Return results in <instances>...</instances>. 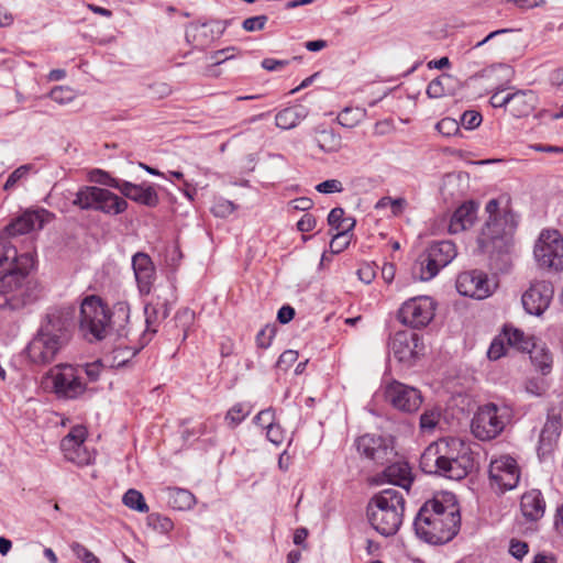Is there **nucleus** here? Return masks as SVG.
Wrapping results in <instances>:
<instances>
[{"instance_id": "obj_41", "label": "nucleus", "mask_w": 563, "mask_h": 563, "mask_svg": "<svg viewBox=\"0 0 563 563\" xmlns=\"http://www.w3.org/2000/svg\"><path fill=\"white\" fill-rule=\"evenodd\" d=\"M441 412L432 408L426 410L420 417V429L422 432H432L440 422Z\"/></svg>"}, {"instance_id": "obj_35", "label": "nucleus", "mask_w": 563, "mask_h": 563, "mask_svg": "<svg viewBox=\"0 0 563 563\" xmlns=\"http://www.w3.org/2000/svg\"><path fill=\"white\" fill-rule=\"evenodd\" d=\"M316 141L320 150L325 153H335L342 147V139L333 130L318 132Z\"/></svg>"}, {"instance_id": "obj_9", "label": "nucleus", "mask_w": 563, "mask_h": 563, "mask_svg": "<svg viewBox=\"0 0 563 563\" xmlns=\"http://www.w3.org/2000/svg\"><path fill=\"white\" fill-rule=\"evenodd\" d=\"M508 420V410L495 404L478 408L472 419V433L482 441L495 439L503 432Z\"/></svg>"}, {"instance_id": "obj_26", "label": "nucleus", "mask_w": 563, "mask_h": 563, "mask_svg": "<svg viewBox=\"0 0 563 563\" xmlns=\"http://www.w3.org/2000/svg\"><path fill=\"white\" fill-rule=\"evenodd\" d=\"M121 194L126 198L147 207H155L158 203V195L153 186L134 185L122 181Z\"/></svg>"}, {"instance_id": "obj_21", "label": "nucleus", "mask_w": 563, "mask_h": 563, "mask_svg": "<svg viewBox=\"0 0 563 563\" xmlns=\"http://www.w3.org/2000/svg\"><path fill=\"white\" fill-rule=\"evenodd\" d=\"M52 218L53 214L45 209L27 210L8 224L5 230L9 235L26 234L33 230L42 229Z\"/></svg>"}, {"instance_id": "obj_48", "label": "nucleus", "mask_w": 563, "mask_h": 563, "mask_svg": "<svg viewBox=\"0 0 563 563\" xmlns=\"http://www.w3.org/2000/svg\"><path fill=\"white\" fill-rule=\"evenodd\" d=\"M73 553L79 559L82 563H100V560L85 545L79 542H74L70 545Z\"/></svg>"}, {"instance_id": "obj_58", "label": "nucleus", "mask_w": 563, "mask_h": 563, "mask_svg": "<svg viewBox=\"0 0 563 563\" xmlns=\"http://www.w3.org/2000/svg\"><path fill=\"white\" fill-rule=\"evenodd\" d=\"M357 276L361 282L371 284L376 277L375 266L369 263L362 264L357 269Z\"/></svg>"}, {"instance_id": "obj_57", "label": "nucleus", "mask_w": 563, "mask_h": 563, "mask_svg": "<svg viewBox=\"0 0 563 563\" xmlns=\"http://www.w3.org/2000/svg\"><path fill=\"white\" fill-rule=\"evenodd\" d=\"M212 212L217 217H228L234 212L235 206L229 200H220L212 207Z\"/></svg>"}, {"instance_id": "obj_51", "label": "nucleus", "mask_w": 563, "mask_h": 563, "mask_svg": "<svg viewBox=\"0 0 563 563\" xmlns=\"http://www.w3.org/2000/svg\"><path fill=\"white\" fill-rule=\"evenodd\" d=\"M361 120V113L354 112L352 109H344L338 115V122L345 128L355 126Z\"/></svg>"}, {"instance_id": "obj_36", "label": "nucleus", "mask_w": 563, "mask_h": 563, "mask_svg": "<svg viewBox=\"0 0 563 563\" xmlns=\"http://www.w3.org/2000/svg\"><path fill=\"white\" fill-rule=\"evenodd\" d=\"M441 268L443 267L438 266V263L427 252L419 256L416 264V269L419 271L418 277L423 282L432 279Z\"/></svg>"}, {"instance_id": "obj_22", "label": "nucleus", "mask_w": 563, "mask_h": 563, "mask_svg": "<svg viewBox=\"0 0 563 563\" xmlns=\"http://www.w3.org/2000/svg\"><path fill=\"white\" fill-rule=\"evenodd\" d=\"M342 208H334L328 216V222L339 232L334 235L330 243L333 253L342 252L349 245L347 232L353 229L355 222L352 219H345Z\"/></svg>"}, {"instance_id": "obj_23", "label": "nucleus", "mask_w": 563, "mask_h": 563, "mask_svg": "<svg viewBox=\"0 0 563 563\" xmlns=\"http://www.w3.org/2000/svg\"><path fill=\"white\" fill-rule=\"evenodd\" d=\"M132 267L141 294L147 295L155 279V267L151 257L139 252L132 257Z\"/></svg>"}, {"instance_id": "obj_38", "label": "nucleus", "mask_w": 563, "mask_h": 563, "mask_svg": "<svg viewBox=\"0 0 563 563\" xmlns=\"http://www.w3.org/2000/svg\"><path fill=\"white\" fill-rule=\"evenodd\" d=\"M122 501L128 508H130L132 510H135L139 512H147L148 511V506L145 503L143 495L136 489H133V488L129 489L123 495Z\"/></svg>"}, {"instance_id": "obj_40", "label": "nucleus", "mask_w": 563, "mask_h": 563, "mask_svg": "<svg viewBox=\"0 0 563 563\" xmlns=\"http://www.w3.org/2000/svg\"><path fill=\"white\" fill-rule=\"evenodd\" d=\"M514 32V30L511 29H500V30H497V31H493L490 32L484 40L479 41L478 43H476L475 47H481L483 46L485 43L498 37L499 38V45L503 47V48H509L511 46H515L516 45V42L514 41H510L508 35L511 34Z\"/></svg>"}, {"instance_id": "obj_32", "label": "nucleus", "mask_w": 563, "mask_h": 563, "mask_svg": "<svg viewBox=\"0 0 563 563\" xmlns=\"http://www.w3.org/2000/svg\"><path fill=\"white\" fill-rule=\"evenodd\" d=\"M530 354V360L542 375H548L552 371L553 366V356L549 349L544 344L534 343L533 347L528 351Z\"/></svg>"}, {"instance_id": "obj_14", "label": "nucleus", "mask_w": 563, "mask_h": 563, "mask_svg": "<svg viewBox=\"0 0 563 563\" xmlns=\"http://www.w3.org/2000/svg\"><path fill=\"white\" fill-rule=\"evenodd\" d=\"M87 430L82 426H75L60 442L65 459L78 466H86L93 462L95 452L86 444Z\"/></svg>"}, {"instance_id": "obj_25", "label": "nucleus", "mask_w": 563, "mask_h": 563, "mask_svg": "<svg viewBox=\"0 0 563 563\" xmlns=\"http://www.w3.org/2000/svg\"><path fill=\"white\" fill-rule=\"evenodd\" d=\"M477 205L473 201L461 205L451 217L449 232L457 234L472 228L477 219Z\"/></svg>"}, {"instance_id": "obj_55", "label": "nucleus", "mask_w": 563, "mask_h": 563, "mask_svg": "<svg viewBox=\"0 0 563 563\" xmlns=\"http://www.w3.org/2000/svg\"><path fill=\"white\" fill-rule=\"evenodd\" d=\"M29 170V165H22L18 167L14 172H12L4 184V190L13 188L20 179L27 175Z\"/></svg>"}, {"instance_id": "obj_43", "label": "nucleus", "mask_w": 563, "mask_h": 563, "mask_svg": "<svg viewBox=\"0 0 563 563\" xmlns=\"http://www.w3.org/2000/svg\"><path fill=\"white\" fill-rule=\"evenodd\" d=\"M147 525L161 533H167L174 528L173 521L159 514H151L147 516Z\"/></svg>"}, {"instance_id": "obj_34", "label": "nucleus", "mask_w": 563, "mask_h": 563, "mask_svg": "<svg viewBox=\"0 0 563 563\" xmlns=\"http://www.w3.org/2000/svg\"><path fill=\"white\" fill-rule=\"evenodd\" d=\"M168 505L177 510H189L196 504V497L187 489L169 488Z\"/></svg>"}, {"instance_id": "obj_33", "label": "nucleus", "mask_w": 563, "mask_h": 563, "mask_svg": "<svg viewBox=\"0 0 563 563\" xmlns=\"http://www.w3.org/2000/svg\"><path fill=\"white\" fill-rule=\"evenodd\" d=\"M169 311L165 302L147 303L144 307L146 332H156L159 322L167 318Z\"/></svg>"}, {"instance_id": "obj_12", "label": "nucleus", "mask_w": 563, "mask_h": 563, "mask_svg": "<svg viewBox=\"0 0 563 563\" xmlns=\"http://www.w3.org/2000/svg\"><path fill=\"white\" fill-rule=\"evenodd\" d=\"M435 302L429 296H418L405 301L399 311L398 318L401 323L415 329L423 328L434 317Z\"/></svg>"}, {"instance_id": "obj_59", "label": "nucleus", "mask_w": 563, "mask_h": 563, "mask_svg": "<svg viewBox=\"0 0 563 563\" xmlns=\"http://www.w3.org/2000/svg\"><path fill=\"white\" fill-rule=\"evenodd\" d=\"M148 88L152 96L156 99L166 98L173 92L170 85L167 82H154Z\"/></svg>"}, {"instance_id": "obj_20", "label": "nucleus", "mask_w": 563, "mask_h": 563, "mask_svg": "<svg viewBox=\"0 0 563 563\" xmlns=\"http://www.w3.org/2000/svg\"><path fill=\"white\" fill-rule=\"evenodd\" d=\"M224 32L219 22L190 23L186 29V40L195 48H205Z\"/></svg>"}, {"instance_id": "obj_28", "label": "nucleus", "mask_w": 563, "mask_h": 563, "mask_svg": "<svg viewBox=\"0 0 563 563\" xmlns=\"http://www.w3.org/2000/svg\"><path fill=\"white\" fill-rule=\"evenodd\" d=\"M537 101L538 98L531 90L516 91L511 93L509 111L516 118L527 117L533 111Z\"/></svg>"}, {"instance_id": "obj_47", "label": "nucleus", "mask_w": 563, "mask_h": 563, "mask_svg": "<svg viewBox=\"0 0 563 563\" xmlns=\"http://www.w3.org/2000/svg\"><path fill=\"white\" fill-rule=\"evenodd\" d=\"M506 339H504V334L501 333L500 335H498L497 338H495L493 340V342L490 343V346L487 351V356L489 360H498L500 358L501 356H504L507 352V346H506Z\"/></svg>"}, {"instance_id": "obj_61", "label": "nucleus", "mask_w": 563, "mask_h": 563, "mask_svg": "<svg viewBox=\"0 0 563 563\" xmlns=\"http://www.w3.org/2000/svg\"><path fill=\"white\" fill-rule=\"evenodd\" d=\"M298 358V352L287 350L278 358L277 365L283 369H288Z\"/></svg>"}, {"instance_id": "obj_30", "label": "nucleus", "mask_w": 563, "mask_h": 563, "mask_svg": "<svg viewBox=\"0 0 563 563\" xmlns=\"http://www.w3.org/2000/svg\"><path fill=\"white\" fill-rule=\"evenodd\" d=\"M308 115V110L303 106H295L283 109L276 114V125L284 130H289L299 124Z\"/></svg>"}, {"instance_id": "obj_13", "label": "nucleus", "mask_w": 563, "mask_h": 563, "mask_svg": "<svg viewBox=\"0 0 563 563\" xmlns=\"http://www.w3.org/2000/svg\"><path fill=\"white\" fill-rule=\"evenodd\" d=\"M384 397L395 409L408 413L417 411L422 404L420 390L396 379L385 384Z\"/></svg>"}, {"instance_id": "obj_54", "label": "nucleus", "mask_w": 563, "mask_h": 563, "mask_svg": "<svg viewBox=\"0 0 563 563\" xmlns=\"http://www.w3.org/2000/svg\"><path fill=\"white\" fill-rule=\"evenodd\" d=\"M316 189L321 194L342 192L343 185L338 179H328L316 186Z\"/></svg>"}, {"instance_id": "obj_27", "label": "nucleus", "mask_w": 563, "mask_h": 563, "mask_svg": "<svg viewBox=\"0 0 563 563\" xmlns=\"http://www.w3.org/2000/svg\"><path fill=\"white\" fill-rule=\"evenodd\" d=\"M561 419L556 416L549 417L542 428L539 441V454L545 456L556 446L561 434Z\"/></svg>"}, {"instance_id": "obj_60", "label": "nucleus", "mask_w": 563, "mask_h": 563, "mask_svg": "<svg viewBox=\"0 0 563 563\" xmlns=\"http://www.w3.org/2000/svg\"><path fill=\"white\" fill-rule=\"evenodd\" d=\"M266 437L272 443L278 445L284 440V431L279 424L274 422L266 428Z\"/></svg>"}, {"instance_id": "obj_31", "label": "nucleus", "mask_w": 563, "mask_h": 563, "mask_svg": "<svg viewBox=\"0 0 563 563\" xmlns=\"http://www.w3.org/2000/svg\"><path fill=\"white\" fill-rule=\"evenodd\" d=\"M438 266L445 267L456 256V247L451 241H440L432 243L426 251Z\"/></svg>"}, {"instance_id": "obj_6", "label": "nucleus", "mask_w": 563, "mask_h": 563, "mask_svg": "<svg viewBox=\"0 0 563 563\" xmlns=\"http://www.w3.org/2000/svg\"><path fill=\"white\" fill-rule=\"evenodd\" d=\"M68 319L60 311L47 313L36 334L26 347L27 357L34 364L52 363L69 341Z\"/></svg>"}, {"instance_id": "obj_4", "label": "nucleus", "mask_w": 563, "mask_h": 563, "mask_svg": "<svg viewBox=\"0 0 563 563\" xmlns=\"http://www.w3.org/2000/svg\"><path fill=\"white\" fill-rule=\"evenodd\" d=\"M130 323V306L125 301L117 302L109 312L96 296L84 299L80 307V331L90 342L104 339L111 331L119 338L130 339L132 329Z\"/></svg>"}, {"instance_id": "obj_2", "label": "nucleus", "mask_w": 563, "mask_h": 563, "mask_svg": "<svg viewBox=\"0 0 563 563\" xmlns=\"http://www.w3.org/2000/svg\"><path fill=\"white\" fill-rule=\"evenodd\" d=\"M474 466L468 444L460 438L446 437L430 443L420 457L421 470L431 475L460 481Z\"/></svg>"}, {"instance_id": "obj_64", "label": "nucleus", "mask_w": 563, "mask_h": 563, "mask_svg": "<svg viewBox=\"0 0 563 563\" xmlns=\"http://www.w3.org/2000/svg\"><path fill=\"white\" fill-rule=\"evenodd\" d=\"M316 225H317V220L310 213L303 214L301 217V219L297 222V229L300 232H310L316 228Z\"/></svg>"}, {"instance_id": "obj_63", "label": "nucleus", "mask_w": 563, "mask_h": 563, "mask_svg": "<svg viewBox=\"0 0 563 563\" xmlns=\"http://www.w3.org/2000/svg\"><path fill=\"white\" fill-rule=\"evenodd\" d=\"M275 420V415L272 409H265L260 411L255 417V423L263 429H266L269 427V424H273Z\"/></svg>"}, {"instance_id": "obj_50", "label": "nucleus", "mask_w": 563, "mask_h": 563, "mask_svg": "<svg viewBox=\"0 0 563 563\" xmlns=\"http://www.w3.org/2000/svg\"><path fill=\"white\" fill-rule=\"evenodd\" d=\"M435 129L444 136H452L460 131V125L456 120L444 118L437 123Z\"/></svg>"}, {"instance_id": "obj_5", "label": "nucleus", "mask_w": 563, "mask_h": 563, "mask_svg": "<svg viewBox=\"0 0 563 563\" xmlns=\"http://www.w3.org/2000/svg\"><path fill=\"white\" fill-rule=\"evenodd\" d=\"M485 211L488 218L477 236V244L483 254L497 262L509 254L517 222L510 210L499 209L497 199L489 200Z\"/></svg>"}, {"instance_id": "obj_10", "label": "nucleus", "mask_w": 563, "mask_h": 563, "mask_svg": "<svg viewBox=\"0 0 563 563\" xmlns=\"http://www.w3.org/2000/svg\"><path fill=\"white\" fill-rule=\"evenodd\" d=\"M533 255L541 268L563 272V236L556 230L540 233L533 249Z\"/></svg>"}, {"instance_id": "obj_44", "label": "nucleus", "mask_w": 563, "mask_h": 563, "mask_svg": "<svg viewBox=\"0 0 563 563\" xmlns=\"http://www.w3.org/2000/svg\"><path fill=\"white\" fill-rule=\"evenodd\" d=\"M549 389V383L544 378H530L525 384L527 394L534 397H542Z\"/></svg>"}, {"instance_id": "obj_29", "label": "nucleus", "mask_w": 563, "mask_h": 563, "mask_svg": "<svg viewBox=\"0 0 563 563\" xmlns=\"http://www.w3.org/2000/svg\"><path fill=\"white\" fill-rule=\"evenodd\" d=\"M504 339L507 345L521 352H528L533 347L536 341L531 335L526 334L518 328L512 325H505L503 330Z\"/></svg>"}, {"instance_id": "obj_62", "label": "nucleus", "mask_w": 563, "mask_h": 563, "mask_svg": "<svg viewBox=\"0 0 563 563\" xmlns=\"http://www.w3.org/2000/svg\"><path fill=\"white\" fill-rule=\"evenodd\" d=\"M274 329L273 328H264L256 335V343L260 347L266 349L271 345L272 340L274 338Z\"/></svg>"}, {"instance_id": "obj_24", "label": "nucleus", "mask_w": 563, "mask_h": 563, "mask_svg": "<svg viewBox=\"0 0 563 563\" xmlns=\"http://www.w3.org/2000/svg\"><path fill=\"white\" fill-rule=\"evenodd\" d=\"M545 507V500L539 489H530L521 496L520 511L529 522H537L543 518Z\"/></svg>"}, {"instance_id": "obj_49", "label": "nucleus", "mask_w": 563, "mask_h": 563, "mask_svg": "<svg viewBox=\"0 0 563 563\" xmlns=\"http://www.w3.org/2000/svg\"><path fill=\"white\" fill-rule=\"evenodd\" d=\"M250 411L245 408L244 405L238 404L234 405L227 413L225 420L229 424L235 427L241 421L245 419L246 416H249Z\"/></svg>"}, {"instance_id": "obj_39", "label": "nucleus", "mask_w": 563, "mask_h": 563, "mask_svg": "<svg viewBox=\"0 0 563 563\" xmlns=\"http://www.w3.org/2000/svg\"><path fill=\"white\" fill-rule=\"evenodd\" d=\"M88 178L92 183L112 187L115 189H120V185L123 181V180L113 178L109 173H107L102 169H98V168L90 170Z\"/></svg>"}, {"instance_id": "obj_56", "label": "nucleus", "mask_w": 563, "mask_h": 563, "mask_svg": "<svg viewBox=\"0 0 563 563\" xmlns=\"http://www.w3.org/2000/svg\"><path fill=\"white\" fill-rule=\"evenodd\" d=\"M462 124L468 130L477 128L482 122V115L477 111H465L461 118Z\"/></svg>"}, {"instance_id": "obj_8", "label": "nucleus", "mask_w": 563, "mask_h": 563, "mask_svg": "<svg viewBox=\"0 0 563 563\" xmlns=\"http://www.w3.org/2000/svg\"><path fill=\"white\" fill-rule=\"evenodd\" d=\"M73 205L81 210H96L109 216L124 212L128 202L108 189L96 186L81 187L73 200Z\"/></svg>"}, {"instance_id": "obj_15", "label": "nucleus", "mask_w": 563, "mask_h": 563, "mask_svg": "<svg viewBox=\"0 0 563 563\" xmlns=\"http://www.w3.org/2000/svg\"><path fill=\"white\" fill-rule=\"evenodd\" d=\"M489 479L492 487L500 493L516 488L520 479L517 461L510 455H500L492 460Z\"/></svg>"}, {"instance_id": "obj_17", "label": "nucleus", "mask_w": 563, "mask_h": 563, "mask_svg": "<svg viewBox=\"0 0 563 563\" xmlns=\"http://www.w3.org/2000/svg\"><path fill=\"white\" fill-rule=\"evenodd\" d=\"M358 453L377 464L389 462L394 455L391 441L377 434H364L356 440Z\"/></svg>"}, {"instance_id": "obj_11", "label": "nucleus", "mask_w": 563, "mask_h": 563, "mask_svg": "<svg viewBox=\"0 0 563 563\" xmlns=\"http://www.w3.org/2000/svg\"><path fill=\"white\" fill-rule=\"evenodd\" d=\"M46 380L51 383L54 393L58 397L73 399L79 397L86 390L79 369L70 364H58L52 367L46 375Z\"/></svg>"}, {"instance_id": "obj_53", "label": "nucleus", "mask_w": 563, "mask_h": 563, "mask_svg": "<svg viewBox=\"0 0 563 563\" xmlns=\"http://www.w3.org/2000/svg\"><path fill=\"white\" fill-rule=\"evenodd\" d=\"M529 552V545L527 542L511 539L509 542V553L517 560L521 561Z\"/></svg>"}, {"instance_id": "obj_19", "label": "nucleus", "mask_w": 563, "mask_h": 563, "mask_svg": "<svg viewBox=\"0 0 563 563\" xmlns=\"http://www.w3.org/2000/svg\"><path fill=\"white\" fill-rule=\"evenodd\" d=\"M421 349L419 335L408 330L396 332L390 342L391 353L401 363L411 364Z\"/></svg>"}, {"instance_id": "obj_18", "label": "nucleus", "mask_w": 563, "mask_h": 563, "mask_svg": "<svg viewBox=\"0 0 563 563\" xmlns=\"http://www.w3.org/2000/svg\"><path fill=\"white\" fill-rule=\"evenodd\" d=\"M553 292V286L549 282L541 280L532 284L521 298L525 310L530 314H542L549 307Z\"/></svg>"}, {"instance_id": "obj_3", "label": "nucleus", "mask_w": 563, "mask_h": 563, "mask_svg": "<svg viewBox=\"0 0 563 563\" xmlns=\"http://www.w3.org/2000/svg\"><path fill=\"white\" fill-rule=\"evenodd\" d=\"M460 509L451 494L424 503L415 519L417 536L431 544L451 541L460 529Z\"/></svg>"}, {"instance_id": "obj_46", "label": "nucleus", "mask_w": 563, "mask_h": 563, "mask_svg": "<svg viewBox=\"0 0 563 563\" xmlns=\"http://www.w3.org/2000/svg\"><path fill=\"white\" fill-rule=\"evenodd\" d=\"M236 48L234 46H230L223 49L216 51L211 54L210 59L212 60V65L208 69V75H213L211 71L213 67L234 58Z\"/></svg>"}, {"instance_id": "obj_42", "label": "nucleus", "mask_w": 563, "mask_h": 563, "mask_svg": "<svg viewBox=\"0 0 563 563\" xmlns=\"http://www.w3.org/2000/svg\"><path fill=\"white\" fill-rule=\"evenodd\" d=\"M49 97L59 104H67L76 98V91L68 86H56L51 90Z\"/></svg>"}, {"instance_id": "obj_1", "label": "nucleus", "mask_w": 563, "mask_h": 563, "mask_svg": "<svg viewBox=\"0 0 563 563\" xmlns=\"http://www.w3.org/2000/svg\"><path fill=\"white\" fill-rule=\"evenodd\" d=\"M32 267L30 253H19L9 240L0 238V309L19 310L31 302Z\"/></svg>"}, {"instance_id": "obj_37", "label": "nucleus", "mask_w": 563, "mask_h": 563, "mask_svg": "<svg viewBox=\"0 0 563 563\" xmlns=\"http://www.w3.org/2000/svg\"><path fill=\"white\" fill-rule=\"evenodd\" d=\"M387 481L398 486L407 487L410 484V471L406 464H391L384 471Z\"/></svg>"}, {"instance_id": "obj_45", "label": "nucleus", "mask_w": 563, "mask_h": 563, "mask_svg": "<svg viewBox=\"0 0 563 563\" xmlns=\"http://www.w3.org/2000/svg\"><path fill=\"white\" fill-rule=\"evenodd\" d=\"M451 77L449 75H442L433 80H431L427 88V95L430 98H441L446 93V89L444 87V81H450Z\"/></svg>"}, {"instance_id": "obj_7", "label": "nucleus", "mask_w": 563, "mask_h": 563, "mask_svg": "<svg viewBox=\"0 0 563 563\" xmlns=\"http://www.w3.org/2000/svg\"><path fill=\"white\" fill-rule=\"evenodd\" d=\"M405 499L397 489H385L369 500L366 509L368 522L382 536H394L400 528Z\"/></svg>"}, {"instance_id": "obj_52", "label": "nucleus", "mask_w": 563, "mask_h": 563, "mask_svg": "<svg viewBox=\"0 0 563 563\" xmlns=\"http://www.w3.org/2000/svg\"><path fill=\"white\" fill-rule=\"evenodd\" d=\"M267 20H268L267 16L264 14L251 16L243 21L242 27L246 32L261 31L265 27Z\"/></svg>"}, {"instance_id": "obj_16", "label": "nucleus", "mask_w": 563, "mask_h": 563, "mask_svg": "<svg viewBox=\"0 0 563 563\" xmlns=\"http://www.w3.org/2000/svg\"><path fill=\"white\" fill-rule=\"evenodd\" d=\"M496 288V283L481 271L464 272L456 279L457 291L466 297L485 299Z\"/></svg>"}]
</instances>
